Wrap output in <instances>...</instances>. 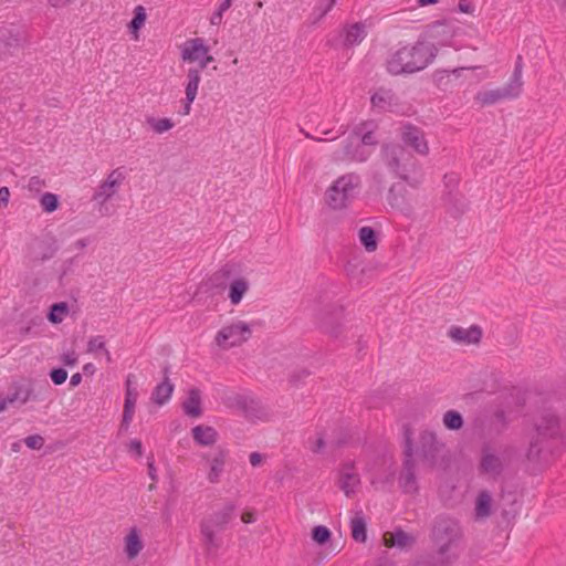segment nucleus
<instances>
[{
  "label": "nucleus",
  "instance_id": "obj_1",
  "mask_svg": "<svg viewBox=\"0 0 566 566\" xmlns=\"http://www.w3.org/2000/svg\"><path fill=\"white\" fill-rule=\"evenodd\" d=\"M437 54L438 49L433 43L417 41L391 52L387 59L386 69L395 76L413 74L431 64Z\"/></svg>",
  "mask_w": 566,
  "mask_h": 566
},
{
  "label": "nucleus",
  "instance_id": "obj_2",
  "mask_svg": "<svg viewBox=\"0 0 566 566\" xmlns=\"http://www.w3.org/2000/svg\"><path fill=\"white\" fill-rule=\"evenodd\" d=\"M432 541L438 546L437 564L450 566L454 564L461 554V530L457 521L439 516L432 527Z\"/></svg>",
  "mask_w": 566,
  "mask_h": 566
},
{
  "label": "nucleus",
  "instance_id": "obj_3",
  "mask_svg": "<svg viewBox=\"0 0 566 566\" xmlns=\"http://www.w3.org/2000/svg\"><path fill=\"white\" fill-rule=\"evenodd\" d=\"M381 157L388 169L400 179L415 184L419 164L413 155L400 145H385L381 150Z\"/></svg>",
  "mask_w": 566,
  "mask_h": 566
},
{
  "label": "nucleus",
  "instance_id": "obj_4",
  "mask_svg": "<svg viewBox=\"0 0 566 566\" xmlns=\"http://www.w3.org/2000/svg\"><path fill=\"white\" fill-rule=\"evenodd\" d=\"M361 185L360 176L348 172L338 177L326 190L325 202L333 210H342L355 199Z\"/></svg>",
  "mask_w": 566,
  "mask_h": 566
},
{
  "label": "nucleus",
  "instance_id": "obj_5",
  "mask_svg": "<svg viewBox=\"0 0 566 566\" xmlns=\"http://www.w3.org/2000/svg\"><path fill=\"white\" fill-rule=\"evenodd\" d=\"M235 509L237 505L233 502H227L221 510L213 512L200 523V533L208 554H211L221 546L222 541L217 536V532L226 528L233 518Z\"/></svg>",
  "mask_w": 566,
  "mask_h": 566
},
{
  "label": "nucleus",
  "instance_id": "obj_6",
  "mask_svg": "<svg viewBox=\"0 0 566 566\" xmlns=\"http://www.w3.org/2000/svg\"><path fill=\"white\" fill-rule=\"evenodd\" d=\"M405 448H403V469L399 475L398 483L402 492L413 494L418 491V483L416 478V464L413 461L412 438L409 428H405Z\"/></svg>",
  "mask_w": 566,
  "mask_h": 566
},
{
  "label": "nucleus",
  "instance_id": "obj_7",
  "mask_svg": "<svg viewBox=\"0 0 566 566\" xmlns=\"http://www.w3.org/2000/svg\"><path fill=\"white\" fill-rule=\"evenodd\" d=\"M251 336V328L244 322L222 327L216 335V344L222 349L240 346Z\"/></svg>",
  "mask_w": 566,
  "mask_h": 566
},
{
  "label": "nucleus",
  "instance_id": "obj_8",
  "mask_svg": "<svg viewBox=\"0 0 566 566\" xmlns=\"http://www.w3.org/2000/svg\"><path fill=\"white\" fill-rule=\"evenodd\" d=\"M371 155V149L358 143L349 135L343 143V147L333 154L335 161L365 163Z\"/></svg>",
  "mask_w": 566,
  "mask_h": 566
},
{
  "label": "nucleus",
  "instance_id": "obj_9",
  "mask_svg": "<svg viewBox=\"0 0 566 566\" xmlns=\"http://www.w3.org/2000/svg\"><path fill=\"white\" fill-rule=\"evenodd\" d=\"M125 179L120 168L112 170L107 178L97 187L92 200L103 207L119 189Z\"/></svg>",
  "mask_w": 566,
  "mask_h": 566
},
{
  "label": "nucleus",
  "instance_id": "obj_10",
  "mask_svg": "<svg viewBox=\"0 0 566 566\" xmlns=\"http://www.w3.org/2000/svg\"><path fill=\"white\" fill-rule=\"evenodd\" d=\"M420 455L430 467L437 464L444 444L437 439L433 431L423 430L420 433Z\"/></svg>",
  "mask_w": 566,
  "mask_h": 566
},
{
  "label": "nucleus",
  "instance_id": "obj_11",
  "mask_svg": "<svg viewBox=\"0 0 566 566\" xmlns=\"http://www.w3.org/2000/svg\"><path fill=\"white\" fill-rule=\"evenodd\" d=\"M522 90L509 81L503 87L479 92L475 99L482 105H493L504 99H513L520 96Z\"/></svg>",
  "mask_w": 566,
  "mask_h": 566
},
{
  "label": "nucleus",
  "instance_id": "obj_12",
  "mask_svg": "<svg viewBox=\"0 0 566 566\" xmlns=\"http://www.w3.org/2000/svg\"><path fill=\"white\" fill-rule=\"evenodd\" d=\"M401 139L403 144L411 147L419 155H427L429 153L428 142L424 132L411 124L403 125L401 128Z\"/></svg>",
  "mask_w": 566,
  "mask_h": 566
},
{
  "label": "nucleus",
  "instance_id": "obj_13",
  "mask_svg": "<svg viewBox=\"0 0 566 566\" xmlns=\"http://www.w3.org/2000/svg\"><path fill=\"white\" fill-rule=\"evenodd\" d=\"M338 488L345 493L346 496H350L355 493L357 486L360 483L358 473L355 471L352 462L344 463L338 472Z\"/></svg>",
  "mask_w": 566,
  "mask_h": 566
},
{
  "label": "nucleus",
  "instance_id": "obj_14",
  "mask_svg": "<svg viewBox=\"0 0 566 566\" xmlns=\"http://www.w3.org/2000/svg\"><path fill=\"white\" fill-rule=\"evenodd\" d=\"M539 436L545 438H556L560 433V420L552 411H545L535 424Z\"/></svg>",
  "mask_w": 566,
  "mask_h": 566
},
{
  "label": "nucleus",
  "instance_id": "obj_15",
  "mask_svg": "<svg viewBox=\"0 0 566 566\" xmlns=\"http://www.w3.org/2000/svg\"><path fill=\"white\" fill-rule=\"evenodd\" d=\"M429 35L440 45H448L455 35V25L449 21H437L430 25Z\"/></svg>",
  "mask_w": 566,
  "mask_h": 566
},
{
  "label": "nucleus",
  "instance_id": "obj_16",
  "mask_svg": "<svg viewBox=\"0 0 566 566\" xmlns=\"http://www.w3.org/2000/svg\"><path fill=\"white\" fill-rule=\"evenodd\" d=\"M209 52V48L205 44V40L201 38H195L188 40L181 50V57L188 62H200L202 56Z\"/></svg>",
  "mask_w": 566,
  "mask_h": 566
},
{
  "label": "nucleus",
  "instance_id": "obj_17",
  "mask_svg": "<svg viewBox=\"0 0 566 566\" xmlns=\"http://www.w3.org/2000/svg\"><path fill=\"white\" fill-rule=\"evenodd\" d=\"M448 335L451 339L461 344H476L482 337V331L479 326L472 325L469 328L452 326Z\"/></svg>",
  "mask_w": 566,
  "mask_h": 566
},
{
  "label": "nucleus",
  "instance_id": "obj_18",
  "mask_svg": "<svg viewBox=\"0 0 566 566\" xmlns=\"http://www.w3.org/2000/svg\"><path fill=\"white\" fill-rule=\"evenodd\" d=\"M370 102L374 108L379 112H390L395 106L398 105V98L396 94L388 88H378L370 97Z\"/></svg>",
  "mask_w": 566,
  "mask_h": 566
},
{
  "label": "nucleus",
  "instance_id": "obj_19",
  "mask_svg": "<svg viewBox=\"0 0 566 566\" xmlns=\"http://www.w3.org/2000/svg\"><path fill=\"white\" fill-rule=\"evenodd\" d=\"M32 394L33 388L29 380L13 381L10 387V392L7 395V400H9L11 405H24L31 399Z\"/></svg>",
  "mask_w": 566,
  "mask_h": 566
},
{
  "label": "nucleus",
  "instance_id": "obj_20",
  "mask_svg": "<svg viewBox=\"0 0 566 566\" xmlns=\"http://www.w3.org/2000/svg\"><path fill=\"white\" fill-rule=\"evenodd\" d=\"M480 469L483 473L492 476H499L503 471L502 459L494 454L489 447L482 449Z\"/></svg>",
  "mask_w": 566,
  "mask_h": 566
},
{
  "label": "nucleus",
  "instance_id": "obj_21",
  "mask_svg": "<svg viewBox=\"0 0 566 566\" xmlns=\"http://www.w3.org/2000/svg\"><path fill=\"white\" fill-rule=\"evenodd\" d=\"M169 367L164 368V379L153 390L151 400L158 406H163L169 401L174 392L175 386L168 377Z\"/></svg>",
  "mask_w": 566,
  "mask_h": 566
},
{
  "label": "nucleus",
  "instance_id": "obj_22",
  "mask_svg": "<svg viewBox=\"0 0 566 566\" xmlns=\"http://www.w3.org/2000/svg\"><path fill=\"white\" fill-rule=\"evenodd\" d=\"M193 441L202 447H210L218 440V432L211 426L198 424L191 429Z\"/></svg>",
  "mask_w": 566,
  "mask_h": 566
},
{
  "label": "nucleus",
  "instance_id": "obj_23",
  "mask_svg": "<svg viewBox=\"0 0 566 566\" xmlns=\"http://www.w3.org/2000/svg\"><path fill=\"white\" fill-rule=\"evenodd\" d=\"M350 135L358 143H361V145L366 146L367 148H370L371 151L374 150V147L378 144V140L374 135L373 123H361L357 125L353 129V133Z\"/></svg>",
  "mask_w": 566,
  "mask_h": 566
},
{
  "label": "nucleus",
  "instance_id": "obj_24",
  "mask_svg": "<svg viewBox=\"0 0 566 566\" xmlns=\"http://www.w3.org/2000/svg\"><path fill=\"white\" fill-rule=\"evenodd\" d=\"M367 35L366 25L356 22L344 28V45L349 48L358 45Z\"/></svg>",
  "mask_w": 566,
  "mask_h": 566
},
{
  "label": "nucleus",
  "instance_id": "obj_25",
  "mask_svg": "<svg viewBox=\"0 0 566 566\" xmlns=\"http://www.w3.org/2000/svg\"><path fill=\"white\" fill-rule=\"evenodd\" d=\"M182 410L187 416L191 418H198L201 416V394L199 389L191 388L188 391V397L182 402Z\"/></svg>",
  "mask_w": 566,
  "mask_h": 566
},
{
  "label": "nucleus",
  "instance_id": "obj_26",
  "mask_svg": "<svg viewBox=\"0 0 566 566\" xmlns=\"http://www.w3.org/2000/svg\"><path fill=\"white\" fill-rule=\"evenodd\" d=\"M444 202L447 205L448 212L453 218H459L468 209V202L465 198L460 193H453L452 191H449L444 196Z\"/></svg>",
  "mask_w": 566,
  "mask_h": 566
},
{
  "label": "nucleus",
  "instance_id": "obj_27",
  "mask_svg": "<svg viewBox=\"0 0 566 566\" xmlns=\"http://www.w3.org/2000/svg\"><path fill=\"white\" fill-rule=\"evenodd\" d=\"M228 452L223 449H218L210 461V470L208 472V481L210 483H218L223 472L226 458Z\"/></svg>",
  "mask_w": 566,
  "mask_h": 566
},
{
  "label": "nucleus",
  "instance_id": "obj_28",
  "mask_svg": "<svg viewBox=\"0 0 566 566\" xmlns=\"http://www.w3.org/2000/svg\"><path fill=\"white\" fill-rule=\"evenodd\" d=\"M125 553L129 559H134L138 556V554L144 548V543L140 538L139 532L137 528H132L129 533L125 536Z\"/></svg>",
  "mask_w": 566,
  "mask_h": 566
},
{
  "label": "nucleus",
  "instance_id": "obj_29",
  "mask_svg": "<svg viewBox=\"0 0 566 566\" xmlns=\"http://www.w3.org/2000/svg\"><path fill=\"white\" fill-rule=\"evenodd\" d=\"M230 276L231 268L227 264L208 279L207 285H209V289L216 290V292H222L227 289Z\"/></svg>",
  "mask_w": 566,
  "mask_h": 566
},
{
  "label": "nucleus",
  "instance_id": "obj_30",
  "mask_svg": "<svg viewBox=\"0 0 566 566\" xmlns=\"http://www.w3.org/2000/svg\"><path fill=\"white\" fill-rule=\"evenodd\" d=\"M474 511L476 520H483L491 515L492 496L488 491H481L478 494Z\"/></svg>",
  "mask_w": 566,
  "mask_h": 566
},
{
  "label": "nucleus",
  "instance_id": "obj_31",
  "mask_svg": "<svg viewBox=\"0 0 566 566\" xmlns=\"http://www.w3.org/2000/svg\"><path fill=\"white\" fill-rule=\"evenodd\" d=\"M249 290V282L243 279H234L229 284V298L231 304L238 305Z\"/></svg>",
  "mask_w": 566,
  "mask_h": 566
},
{
  "label": "nucleus",
  "instance_id": "obj_32",
  "mask_svg": "<svg viewBox=\"0 0 566 566\" xmlns=\"http://www.w3.org/2000/svg\"><path fill=\"white\" fill-rule=\"evenodd\" d=\"M201 81L200 70L189 69L187 73V83L185 85V94L189 101H195L198 87Z\"/></svg>",
  "mask_w": 566,
  "mask_h": 566
},
{
  "label": "nucleus",
  "instance_id": "obj_33",
  "mask_svg": "<svg viewBox=\"0 0 566 566\" xmlns=\"http://www.w3.org/2000/svg\"><path fill=\"white\" fill-rule=\"evenodd\" d=\"M358 238L367 252L376 251L378 247V239L376 231L371 227H361L358 230Z\"/></svg>",
  "mask_w": 566,
  "mask_h": 566
},
{
  "label": "nucleus",
  "instance_id": "obj_34",
  "mask_svg": "<svg viewBox=\"0 0 566 566\" xmlns=\"http://www.w3.org/2000/svg\"><path fill=\"white\" fill-rule=\"evenodd\" d=\"M352 536L358 543H365L367 539L366 522L363 517L356 516L350 522Z\"/></svg>",
  "mask_w": 566,
  "mask_h": 566
},
{
  "label": "nucleus",
  "instance_id": "obj_35",
  "mask_svg": "<svg viewBox=\"0 0 566 566\" xmlns=\"http://www.w3.org/2000/svg\"><path fill=\"white\" fill-rule=\"evenodd\" d=\"M69 313V305L65 302H59L51 305L48 313V319L53 324H59Z\"/></svg>",
  "mask_w": 566,
  "mask_h": 566
},
{
  "label": "nucleus",
  "instance_id": "obj_36",
  "mask_svg": "<svg viewBox=\"0 0 566 566\" xmlns=\"http://www.w3.org/2000/svg\"><path fill=\"white\" fill-rule=\"evenodd\" d=\"M147 124L151 127V129L156 134H164L165 132L170 130L175 123L170 118H156L153 116L147 117Z\"/></svg>",
  "mask_w": 566,
  "mask_h": 566
},
{
  "label": "nucleus",
  "instance_id": "obj_37",
  "mask_svg": "<svg viewBox=\"0 0 566 566\" xmlns=\"http://www.w3.org/2000/svg\"><path fill=\"white\" fill-rule=\"evenodd\" d=\"M443 424L449 430H459L463 426V418L459 411L448 410L443 415Z\"/></svg>",
  "mask_w": 566,
  "mask_h": 566
},
{
  "label": "nucleus",
  "instance_id": "obj_38",
  "mask_svg": "<svg viewBox=\"0 0 566 566\" xmlns=\"http://www.w3.org/2000/svg\"><path fill=\"white\" fill-rule=\"evenodd\" d=\"M392 542L388 543V546H397L400 548H403L415 542V538L402 531L401 528L395 530V532L391 534Z\"/></svg>",
  "mask_w": 566,
  "mask_h": 566
},
{
  "label": "nucleus",
  "instance_id": "obj_39",
  "mask_svg": "<svg viewBox=\"0 0 566 566\" xmlns=\"http://www.w3.org/2000/svg\"><path fill=\"white\" fill-rule=\"evenodd\" d=\"M337 0H321L313 9V23H317L323 19L335 6Z\"/></svg>",
  "mask_w": 566,
  "mask_h": 566
},
{
  "label": "nucleus",
  "instance_id": "obj_40",
  "mask_svg": "<svg viewBox=\"0 0 566 566\" xmlns=\"http://www.w3.org/2000/svg\"><path fill=\"white\" fill-rule=\"evenodd\" d=\"M106 342L105 337L102 335L93 336L87 342L86 352L88 354H94L96 357L102 350H105Z\"/></svg>",
  "mask_w": 566,
  "mask_h": 566
},
{
  "label": "nucleus",
  "instance_id": "obj_41",
  "mask_svg": "<svg viewBox=\"0 0 566 566\" xmlns=\"http://www.w3.org/2000/svg\"><path fill=\"white\" fill-rule=\"evenodd\" d=\"M145 20H146V11H145L144 7L137 6L134 9V17L130 20L129 25H128L130 31L137 32L143 27Z\"/></svg>",
  "mask_w": 566,
  "mask_h": 566
},
{
  "label": "nucleus",
  "instance_id": "obj_42",
  "mask_svg": "<svg viewBox=\"0 0 566 566\" xmlns=\"http://www.w3.org/2000/svg\"><path fill=\"white\" fill-rule=\"evenodd\" d=\"M40 203L45 212H53L59 207V198L54 193L45 192L41 196Z\"/></svg>",
  "mask_w": 566,
  "mask_h": 566
},
{
  "label": "nucleus",
  "instance_id": "obj_43",
  "mask_svg": "<svg viewBox=\"0 0 566 566\" xmlns=\"http://www.w3.org/2000/svg\"><path fill=\"white\" fill-rule=\"evenodd\" d=\"M136 402L124 401L123 418L120 422V430H127L135 413Z\"/></svg>",
  "mask_w": 566,
  "mask_h": 566
},
{
  "label": "nucleus",
  "instance_id": "obj_44",
  "mask_svg": "<svg viewBox=\"0 0 566 566\" xmlns=\"http://www.w3.org/2000/svg\"><path fill=\"white\" fill-rule=\"evenodd\" d=\"M126 390H125V401L137 402L138 399V389L135 382V376L128 375L126 378Z\"/></svg>",
  "mask_w": 566,
  "mask_h": 566
},
{
  "label": "nucleus",
  "instance_id": "obj_45",
  "mask_svg": "<svg viewBox=\"0 0 566 566\" xmlns=\"http://www.w3.org/2000/svg\"><path fill=\"white\" fill-rule=\"evenodd\" d=\"M331 531L323 525H317L312 530V538L319 545L327 543L331 538Z\"/></svg>",
  "mask_w": 566,
  "mask_h": 566
},
{
  "label": "nucleus",
  "instance_id": "obj_46",
  "mask_svg": "<svg viewBox=\"0 0 566 566\" xmlns=\"http://www.w3.org/2000/svg\"><path fill=\"white\" fill-rule=\"evenodd\" d=\"M522 70H523L522 56L518 55L517 60H516V63H515V67H514L513 74H512V76L510 78V82H512L514 85H517L521 90H522V86H523Z\"/></svg>",
  "mask_w": 566,
  "mask_h": 566
},
{
  "label": "nucleus",
  "instance_id": "obj_47",
  "mask_svg": "<svg viewBox=\"0 0 566 566\" xmlns=\"http://www.w3.org/2000/svg\"><path fill=\"white\" fill-rule=\"evenodd\" d=\"M23 442L32 450H40L44 444V439L40 434H32L24 438Z\"/></svg>",
  "mask_w": 566,
  "mask_h": 566
},
{
  "label": "nucleus",
  "instance_id": "obj_48",
  "mask_svg": "<svg viewBox=\"0 0 566 566\" xmlns=\"http://www.w3.org/2000/svg\"><path fill=\"white\" fill-rule=\"evenodd\" d=\"M50 378L54 385H62L67 378V371L64 368H53Z\"/></svg>",
  "mask_w": 566,
  "mask_h": 566
},
{
  "label": "nucleus",
  "instance_id": "obj_49",
  "mask_svg": "<svg viewBox=\"0 0 566 566\" xmlns=\"http://www.w3.org/2000/svg\"><path fill=\"white\" fill-rule=\"evenodd\" d=\"M61 361L65 366H70V367L75 366L77 364V355L74 350H69L61 355Z\"/></svg>",
  "mask_w": 566,
  "mask_h": 566
},
{
  "label": "nucleus",
  "instance_id": "obj_50",
  "mask_svg": "<svg viewBox=\"0 0 566 566\" xmlns=\"http://www.w3.org/2000/svg\"><path fill=\"white\" fill-rule=\"evenodd\" d=\"M541 447L538 444V441H532L530 444V448L527 450V459L528 460H536L539 457L541 453Z\"/></svg>",
  "mask_w": 566,
  "mask_h": 566
},
{
  "label": "nucleus",
  "instance_id": "obj_51",
  "mask_svg": "<svg viewBox=\"0 0 566 566\" xmlns=\"http://www.w3.org/2000/svg\"><path fill=\"white\" fill-rule=\"evenodd\" d=\"M310 375V371L306 369L295 370L290 376V381L294 385H297L302 379L306 378Z\"/></svg>",
  "mask_w": 566,
  "mask_h": 566
},
{
  "label": "nucleus",
  "instance_id": "obj_52",
  "mask_svg": "<svg viewBox=\"0 0 566 566\" xmlns=\"http://www.w3.org/2000/svg\"><path fill=\"white\" fill-rule=\"evenodd\" d=\"M398 188H401L400 186H396L394 185L390 189H389V192H388V201L389 203L392 206V207H399L400 206V200L399 198L396 196V191Z\"/></svg>",
  "mask_w": 566,
  "mask_h": 566
},
{
  "label": "nucleus",
  "instance_id": "obj_53",
  "mask_svg": "<svg viewBox=\"0 0 566 566\" xmlns=\"http://www.w3.org/2000/svg\"><path fill=\"white\" fill-rule=\"evenodd\" d=\"M458 8L462 13L473 14L474 12V6H472L469 0H460Z\"/></svg>",
  "mask_w": 566,
  "mask_h": 566
},
{
  "label": "nucleus",
  "instance_id": "obj_54",
  "mask_svg": "<svg viewBox=\"0 0 566 566\" xmlns=\"http://www.w3.org/2000/svg\"><path fill=\"white\" fill-rule=\"evenodd\" d=\"M128 449L130 452H135L137 457L143 454V444L140 440L134 439L129 442Z\"/></svg>",
  "mask_w": 566,
  "mask_h": 566
},
{
  "label": "nucleus",
  "instance_id": "obj_55",
  "mask_svg": "<svg viewBox=\"0 0 566 566\" xmlns=\"http://www.w3.org/2000/svg\"><path fill=\"white\" fill-rule=\"evenodd\" d=\"M10 191L8 187L0 188V208L6 207L9 202Z\"/></svg>",
  "mask_w": 566,
  "mask_h": 566
},
{
  "label": "nucleus",
  "instance_id": "obj_56",
  "mask_svg": "<svg viewBox=\"0 0 566 566\" xmlns=\"http://www.w3.org/2000/svg\"><path fill=\"white\" fill-rule=\"evenodd\" d=\"M249 460L252 467H258L261 464L263 457L259 452H252L249 457Z\"/></svg>",
  "mask_w": 566,
  "mask_h": 566
},
{
  "label": "nucleus",
  "instance_id": "obj_57",
  "mask_svg": "<svg viewBox=\"0 0 566 566\" xmlns=\"http://www.w3.org/2000/svg\"><path fill=\"white\" fill-rule=\"evenodd\" d=\"M212 61H213V56L209 55V52H208V53H206V55H205V56H202V59H201V60H200V62H199V69H198V70H200V72H201V71H202V70H205V69L209 65V63H211Z\"/></svg>",
  "mask_w": 566,
  "mask_h": 566
},
{
  "label": "nucleus",
  "instance_id": "obj_58",
  "mask_svg": "<svg viewBox=\"0 0 566 566\" xmlns=\"http://www.w3.org/2000/svg\"><path fill=\"white\" fill-rule=\"evenodd\" d=\"M193 101H189L188 97L185 96V99L182 101V109L179 111V114L181 115H188L191 111V104Z\"/></svg>",
  "mask_w": 566,
  "mask_h": 566
},
{
  "label": "nucleus",
  "instance_id": "obj_59",
  "mask_svg": "<svg viewBox=\"0 0 566 566\" xmlns=\"http://www.w3.org/2000/svg\"><path fill=\"white\" fill-rule=\"evenodd\" d=\"M223 13L217 10L210 18L212 25H219L222 22Z\"/></svg>",
  "mask_w": 566,
  "mask_h": 566
},
{
  "label": "nucleus",
  "instance_id": "obj_60",
  "mask_svg": "<svg viewBox=\"0 0 566 566\" xmlns=\"http://www.w3.org/2000/svg\"><path fill=\"white\" fill-rule=\"evenodd\" d=\"M82 381V375L80 373H75L71 376V379H70V386L71 387H76L81 384Z\"/></svg>",
  "mask_w": 566,
  "mask_h": 566
},
{
  "label": "nucleus",
  "instance_id": "obj_61",
  "mask_svg": "<svg viewBox=\"0 0 566 566\" xmlns=\"http://www.w3.org/2000/svg\"><path fill=\"white\" fill-rule=\"evenodd\" d=\"M241 520L243 523H253L255 521V515L253 512H244L242 515H241Z\"/></svg>",
  "mask_w": 566,
  "mask_h": 566
},
{
  "label": "nucleus",
  "instance_id": "obj_62",
  "mask_svg": "<svg viewBox=\"0 0 566 566\" xmlns=\"http://www.w3.org/2000/svg\"><path fill=\"white\" fill-rule=\"evenodd\" d=\"M325 447V441L322 437H319L316 442H315V446L312 448V451L315 452V453H318L323 450V448Z\"/></svg>",
  "mask_w": 566,
  "mask_h": 566
},
{
  "label": "nucleus",
  "instance_id": "obj_63",
  "mask_svg": "<svg viewBox=\"0 0 566 566\" xmlns=\"http://www.w3.org/2000/svg\"><path fill=\"white\" fill-rule=\"evenodd\" d=\"M148 475L153 481L157 480L156 469L153 461L148 462Z\"/></svg>",
  "mask_w": 566,
  "mask_h": 566
},
{
  "label": "nucleus",
  "instance_id": "obj_64",
  "mask_svg": "<svg viewBox=\"0 0 566 566\" xmlns=\"http://www.w3.org/2000/svg\"><path fill=\"white\" fill-rule=\"evenodd\" d=\"M231 4L232 0H223L217 10L224 13L231 7Z\"/></svg>",
  "mask_w": 566,
  "mask_h": 566
}]
</instances>
